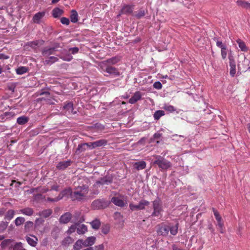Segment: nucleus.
<instances>
[{
    "mask_svg": "<svg viewBox=\"0 0 250 250\" xmlns=\"http://www.w3.org/2000/svg\"><path fill=\"white\" fill-rule=\"evenodd\" d=\"M63 109L65 110L64 114L67 116L71 114H74L76 112H74L73 104L72 103L69 102L63 106Z\"/></svg>",
    "mask_w": 250,
    "mask_h": 250,
    "instance_id": "10",
    "label": "nucleus"
},
{
    "mask_svg": "<svg viewBox=\"0 0 250 250\" xmlns=\"http://www.w3.org/2000/svg\"><path fill=\"white\" fill-rule=\"evenodd\" d=\"M84 247L83 240V239H79L78 240L73 246V248L74 250H80Z\"/></svg>",
    "mask_w": 250,
    "mask_h": 250,
    "instance_id": "26",
    "label": "nucleus"
},
{
    "mask_svg": "<svg viewBox=\"0 0 250 250\" xmlns=\"http://www.w3.org/2000/svg\"><path fill=\"white\" fill-rule=\"evenodd\" d=\"M59 59L57 57L51 56L44 61V64H51L58 62Z\"/></svg>",
    "mask_w": 250,
    "mask_h": 250,
    "instance_id": "32",
    "label": "nucleus"
},
{
    "mask_svg": "<svg viewBox=\"0 0 250 250\" xmlns=\"http://www.w3.org/2000/svg\"><path fill=\"white\" fill-rule=\"evenodd\" d=\"M91 227L93 229H97L99 228L101 223L98 219H95L90 223Z\"/></svg>",
    "mask_w": 250,
    "mask_h": 250,
    "instance_id": "41",
    "label": "nucleus"
},
{
    "mask_svg": "<svg viewBox=\"0 0 250 250\" xmlns=\"http://www.w3.org/2000/svg\"><path fill=\"white\" fill-rule=\"evenodd\" d=\"M56 51V47H45L42 51V54L44 57H48L50 55L54 54Z\"/></svg>",
    "mask_w": 250,
    "mask_h": 250,
    "instance_id": "15",
    "label": "nucleus"
},
{
    "mask_svg": "<svg viewBox=\"0 0 250 250\" xmlns=\"http://www.w3.org/2000/svg\"><path fill=\"white\" fill-rule=\"evenodd\" d=\"M59 57L63 60V61L69 62L73 59L72 56L69 54H67L66 55H63L62 54L59 56Z\"/></svg>",
    "mask_w": 250,
    "mask_h": 250,
    "instance_id": "43",
    "label": "nucleus"
},
{
    "mask_svg": "<svg viewBox=\"0 0 250 250\" xmlns=\"http://www.w3.org/2000/svg\"><path fill=\"white\" fill-rule=\"evenodd\" d=\"M172 250H185L176 247L175 245H173L172 246Z\"/></svg>",
    "mask_w": 250,
    "mask_h": 250,
    "instance_id": "61",
    "label": "nucleus"
},
{
    "mask_svg": "<svg viewBox=\"0 0 250 250\" xmlns=\"http://www.w3.org/2000/svg\"><path fill=\"white\" fill-rule=\"evenodd\" d=\"M134 8V5L133 4H124L121 11L120 13L118 15V17L120 16L121 15H130L133 14V10Z\"/></svg>",
    "mask_w": 250,
    "mask_h": 250,
    "instance_id": "8",
    "label": "nucleus"
},
{
    "mask_svg": "<svg viewBox=\"0 0 250 250\" xmlns=\"http://www.w3.org/2000/svg\"><path fill=\"white\" fill-rule=\"evenodd\" d=\"M28 121V117L22 116L17 118V122L19 125H23L27 123Z\"/></svg>",
    "mask_w": 250,
    "mask_h": 250,
    "instance_id": "30",
    "label": "nucleus"
},
{
    "mask_svg": "<svg viewBox=\"0 0 250 250\" xmlns=\"http://www.w3.org/2000/svg\"><path fill=\"white\" fill-rule=\"evenodd\" d=\"M248 60L246 59L245 57L242 62L239 61L237 65L238 69L243 71H246L248 68Z\"/></svg>",
    "mask_w": 250,
    "mask_h": 250,
    "instance_id": "16",
    "label": "nucleus"
},
{
    "mask_svg": "<svg viewBox=\"0 0 250 250\" xmlns=\"http://www.w3.org/2000/svg\"><path fill=\"white\" fill-rule=\"evenodd\" d=\"M11 239L3 240L0 244V247L2 249H5L11 245Z\"/></svg>",
    "mask_w": 250,
    "mask_h": 250,
    "instance_id": "39",
    "label": "nucleus"
},
{
    "mask_svg": "<svg viewBox=\"0 0 250 250\" xmlns=\"http://www.w3.org/2000/svg\"><path fill=\"white\" fill-rule=\"evenodd\" d=\"M121 56H115L103 61L100 63H104V65H110L112 66V65L116 64L119 62L121 60Z\"/></svg>",
    "mask_w": 250,
    "mask_h": 250,
    "instance_id": "9",
    "label": "nucleus"
},
{
    "mask_svg": "<svg viewBox=\"0 0 250 250\" xmlns=\"http://www.w3.org/2000/svg\"><path fill=\"white\" fill-rule=\"evenodd\" d=\"M99 66L103 71L115 76H119L120 72L118 69L110 65H104V63H100Z\"/></svg>",
    "mask_w": 250,
    "mask_h": 250,
    "instance_id": "4",
    "label": "nucleus"
},
{
    "mask_svg": "<svg viewBox=\"0 0 250 250\" xmlns=\"http://www.w3.org/2000/svg\"><path fill=\"white\" fill-rule=\"evenodd\" d=\"M77 227H76V225H72L71 226V227L69 228V229H68V230L67 231V233L68 234H70L71 233H72L73 232H75L76 229H77Z\"/></svg>",
    "mask_w": 250,
    "mask_h": 250,
    "instance_id": "50",
    "label": "nucleus"
},
{
    "mask_svg": "<svg viewBox=\"0 0 250 250\" xmlns=\"http://www.w3.org/2000/svg\"><path fill=\"white\" fill-rule=\"evenodd\" d=\"M112 180L111 179H107L105 178L101 179L100 180L96 182L97 185H108L111 183Z\"/></svg>",
    "mask_w": 250,
    "mask_h": 250,
    "instance_id": "35",
    "label": "nucleus"
},
{
    "mask_svg": "<svg viewBox=\"0 0 250 250\" xmlns=\"http://www.w3.org/2000/svg\"><path fill=\"white\" fill-rule=\"evenodd\" d=\"M52 213V210L50 209H45L40 211L39 213V215L44 217L47 218L49 217Z\"/></svg>",
    "mask_w": 250,
    "mask_h": 250,
    "instance_id": "33",
    "label": "nucleus"
},
{
    "mask_svg": "<svg viewBox=\"0 0 250 250\" xmlns=\"http://www.w3.org/2000/svg\"><path fill=\"white\" fill-rule=\"evenodd\" d=\"M33 226V223L31 221H27L26 222L24 228L25 229H29V228L32 227Z\"/></svg>",
    "mask_w": 250,
    "mask_h": 250,
    "instance_id": "54",
    "label": "nucleus"
},
{
    "mask_svg": "<svg viewBox=\"0 0 250 250\" xmlns=\"http://www.w3.org/2000/svg\"><path fill=\"white\" fill-rule=\"evenodd\" d=\"M87 229L85 225L83 224L79 225L77 229V232L79 234H83L87 231Z\"/></svg>",
    "mask_w": 250,
    "mask_h": 250,
    "instance_id": "34",
    "label": "nucleus"
},
{
    "mask_svg": "<svg viewBox=\"0 0 250 250\" xmlns=\"http://www.w3.org/2000/svg\"><path fill=\"white\" fill-rule=\"evenodd\" d=\"M15 215V211L13 209L8 210L6 213L5 218L8 220H11Z\"/></svg>",
    "mask_w": 250,
    "mask_h": 250,
    "instance_id": "40",
    "label": "nucleus"
},
{
    "mask_svg": "<svg viewBox=\"0 0 250 250\" xmlns=\"http://www.w3.org/2000/svg\"><path fill=\"white\" fill-rule=\"evenodd\" d=\"M216 45L218 47H220L221 49H222V48H226L227 47L225 45H224L222 42L221 41H217L216 42Z\"/></svg>",
    "mask_w": 250,
    "mask_h": 250,
    "instance_id": "55",
    "label": "nucleus"
},
{
    "mask_svg": "<svg viewBox=\"0 0 250 250\" xmlns=\"http://www.w3.org/2000/svg\"><path fill=\"white\" fill-rule=\"evenodd\" d=\"M115 217H122L121 213L120 212H116L115 213Z\"/></svg>",
    "mask_w": 250,
    "mask_h": 250,
    "instance_id": "63",
    "label": "nucleus"
},
{
    "mask_svg": "<svg viewBox=\"0 0 250 250\" xmlns=\"http://www.w3.org/2000/svg\"><path fill=\"white\" fill-rule=\"evenodd\" d=\"M236 3L237 5L247 9H250V3L243 0H238L236 1Z\"/></svg>",
    "mask_w": 250,
    "mask_h": 250,
    "instance_id": "24",
    "label": "nucleus"
},
{
    "mask_svg": "<svg viewBox=\"0 0 250 250\" xmlns=\"http://www.w3.org/2000/svg\"><path fill=\"white\" fill-rule=\"evenodd\" d=\"M229 67H230L229 73L231 77H234L236 73L235 61L232 56H229Z\"/></svg>",
    "mask_w": 250,
    "mask_h": 250,
    "instance_id": "12",
    "label": "nucleus"
},
{
    "mask_svg": "<svg viewBox=\"0 0 250 250\" xmlns=\"http://www.w3.org/2000/svg\"><path fill=\"white\" fill-rule=\"evenodd\" d=\"M107 141L105 139H101L95 142L90 143L89 147H91V148H94L97 147H100L104 146L107 144Z\"/></svg>",
    "mask_w": 250,
    "mask_h": 250,
    "instance_id": "14",
    "label": "nucleus"
},
{
    "mask_svg": "<svg viewBox=\"0 0 250 250\" xmlns=\"http://www.w3.org/2000/svg\"><path fill=\"white\" fill-rule=\"evenodd\" d=\"M153 87L157 89H160L162 87V84L160 82H156L153 84Z\"/></svg>",
    "mask_w": 250,
    "mask_h": 250,
    "instance_id": "52",
    "label": "nucleus"
},
{
    "mask_svg": "<svg viewBox=\"0 0 250 250\" xmlns=\"http://www.w3.org/2000/svg\"><path fill=\"white\" fill-rule=\"evenodd\" d=\"M45 13L44 11L35 14L32 19L33 22L35 23H40L41 19L45 16Z\"/></svg>",
    "mask_w": 250,
    "mask_h": 250,
    "instance_id": "18",
    "label": "nucleus"
},
{
    "mask_svg": "<svg viewBox=\"0 0 250 250\" xmlns=\"http://www.w3.org/2000/svg\"><path fill=\"white\" fill-rule=\"evenodd\" d=\"M59 187L57 185H54L52 187L51 189L56 191L58 190Z\"/></svg>",
    "mask_w": 250,
    "mask_h": 250,
    "instance_id": "62",
    "label": "nucleus"
},
{
    "mask_svg": "<svg viewBox=\"0 0 250 250\" xmlns=\"http://www.w3.org/2000/svg\"><path fill=\"white\" fill-rule=\"evenodd\" d=\"M96 240V237L94 236L88 237L85 240H83L84 247H91L95 244Z\"/></svg>",
    "mask_w": 250,
    "mask_h": 250,
    "instance_id": "17",
    "label": "nucleus"
},
{
    "mask_svg": "<svg viewBox=\"0 0 250 250\" xmlns=\"http://www.w3.org/2000/svg\"><path fill=\"white\" fill-rule=\"evenodd\" d=\"M61 22L62 24H65L66 25H69L70 23V21L68 18H65V17H62L61 19Z\"/></svg>",
    "mask_w": 250,
    "mask_h": 250,
    "instance_id": "49",
    "label": "nucleus"
},
{
    "mask_svg": "<svg viewBox=\"0 0 250 250\" xmlns=\"http://www.w3.org/2000/svg\"><path fill=\"white\" fill-rule=\"evenodd\" d=\"M78 186L72 191L71 188L63 190L60 194L58 197L55 199L48 198L51 201H58L61 199L65 194L69 193L72 200L82 201L88 199L89 192V180L85 177L81 176L77 180Z\"/></svg>",
    "mask_w": 250,
    "mask_h": 250,
    "instance_id": "1",
    "label": "nucleus"
},
{
    "mask_svg": "<svg viewBox=\"0 0 250 250\" xmlns=\"http://www.w3.org/2000/svg\"><path fill=\"white\" fill-rule=\"evenodd\" d=\"M79 48L77 47H74L69 49V52H71L73 54H76L79 51Z\"/></svg>",
    "mask_w": 250,
    "mask_h": 250,
    "instance_id": "53",
    "label": "nucleus"
},
{
    "mask_svg": "<svg viewBox=\"0 0 250 250\" xmlns=\"http://www.w3.org/2000/svg\"><path fill=\"white\" fill-rule=\"evenodd\" d=\"M8 226V223L6 222H1L0 223V233H2L5 230Z\"/></svg>",
    "mask_w": 250,
    "mask_h": 250,
    "instance_id": "45",
    "label": "nucleus"
},
{
    "mask_svg": "<svg viewBox=\"0 0 250 250\" xmlns=\"http://www.w3.org/2000/svg\"><path fill=\"white\" fill-rule=\"evenodd\" d=\"M146 162L144 161H141L135 163L133 164L134 167L137 170L143 169L146 168Z\"/></svg>",
    "mask_w": 250,
    "mask_h": 250,
    "instance_id": "22",
    "label": "nucleus"
},
{
    "mask_svg": "<svg viewBox=\"0 0 250 250\" xmlns=\"http://www.w3.org/2000/svg\"><path fill=\"white\" fill-rule=\"evenodd\" d=\"M153 136L155 139H159L161 136V134L158 133H155L154 134Z\"/></svg>",
    "mask_w": 250,
    "mask_h": 250,
    "instance_id": "60",
    "label": "nucleus"
},
{
    "mask_svg": "<svg viewBox=\"0 0 250 250\" xmlns=\"http://www.w3.org/2000/svg\"><path fill=\"white\" fill-rule=\"evenodd\" d=\"M19 212L23 215L31 216L34 214V210L31 208L26 207L20 209Z\"/></svg>",
    "mask_w": 250,
    "mask_h": 250,
    "instance_id": "20",
    "label": "nucleus"
},
{
    "mask_svg": "<svg viewBox=\"0 0 250 250\" xmlns=\"http://www.w3.org/2000/svg\"><path fill=\"white\" fill-rule=\"evenodd\" d=\"M26 241L30 246L35 247L37 244L38 238L34 236L32 237H27Z\"/></svg>",
    "mask_w": 250,
    "mask_h": 250,
    "instance_id": "25",
    "label": "nucleus"
},
{
    "mask_svg": "<svg viewBox=\"0 0 250 250\" xmlns=\"http://www.w3.org/2000/svg\"><path fill=\"white\" fill-rule=\"evenodd\" d=\"M28 68L25 66L19 67L16 69V72L18 74L22 75L27 72Z\"/></svg>",
    "mask_w": 250,
    "mask_h": 250,
    "instance_id": "42",
    "label": "nucleus"
},
{
    "mask_svg": "<svg viewBox=\"0 0 250 250\" xmlns=\"http://www.w3.org/2000/svg\"><path fill=\"white\" fill-rule=\"evenodd\" d=\"M89 146L90 144L89 143H85L79 145L76 152L80 153L83 151H84L86 149L85 146H87L89 147Z\"/></svg>",
    "mask_w": 250,
    "mask_h": 250,
    "instance_id": "36",
    "label": "nucleus"
},
{
    "mask_svg": "<svg viewBox=\"0 0 250 250\" xmlns=\"http://www.w3.org/2000/svg\"><path fill=\"white\" fill-rule=\"evenodd\" d=\"M72 218V214L70 212H66L62 215L60 218L61 223L66 224L68 223Z\"/></svg>",
    "mask_w": 250,
    "mask_h": 250,
    "instance_id": "19",
    "label": "nucleus"
},
{
    "mask_svg": "<svg viewBox=\"0 0 250 250\" xmlns=\"http://www.w3.org/2000/svg\"><path fill=\"white\" fill-rule=\"evenodd\" d=\"M153 211L151 216L153 217H158L161 216V213L163 211V207L162 203L160 199L155 200L152 202Z\"/></svg>",
    "mask_w": 250,
    "mask_h": 250,
    "instance_id": "3",
    "label": "nucleus"
},
{
    "mask_svg": "<svg viewBox=\"0 0 250 250\" xmlns=\"http://www.w3.org/2000/svg\"><path fill=\"white\" fill-rule=\"evenodd\" d=\"M63 13V11L59 8H55L52 10V16L56 18L60 17Z\"/></svg>",
    "mask_w": 250,
    "mask_h": 250,
    "instance_id": "28",
    "label": "nucleus"
},
{
    "mask_svg": "<svg viewBox=\"0 0 250 250\" xmlns=\"http://www.w3.org/2000/svg\"><path fill=\"white\" fill-rule=\"evenodd\" d=\"M25 220L24 218L22 217H18L15 220V223L16 226H19L22 225L24 222Z\"/></svg>",
    "mask_w": 250,
    "mask_h": 250,
    "instance_id": "44",
    "label": "nucleus"
},
{
    "mask_svg": "<svg viewBox=\"0 0 250 250\" xmlns=\"http://www.w3.org/2000/svg\"><path fill=\"white\" fill-rule=\"evenodd\" d=\"M227 55V47L223 48L221 49V56L223 60L226 59Z\"/></svg>",
    "mask_w": 250,
    "mask_h": 250,
    "instance_id": "51",
    "label": "nucleus"
},
{
    "mask_svg": "<svg viewBox=\"0 0 250 250\" xmlns=\"http://www.w3.org/2000/svg\"><path fill=\"white\" fill-rule=\"evenodd\" d=\"M164 109L170 112H172L176 110V108L171 105H165Z\"/></svg>",
    "mask_w": 250,
    "mask_h": 250,
    "instance_id": "46",
    "label": "nucleus"
},
{
    "mask_svg": "<svg viewBox=\"0 0 250 250\" xmlns=\"http://www.w3.org/2000/svg\"><path fill=\"white\" fill-rule=\"evenodd\" d=\"M141 94L140 92L137 91L134 93L133 95L129 99V103L133 104L136 103L141 98Z\"/></svg>",
    "mask_w": 250,
    "mask_h": 250,
    "instance_id": "21",
    "label": "nucleus"
},
{
    "mask_svg": "<svg viewBox=\"0 0 250 250\" xmlns=\"http://www.w3.org/2000/svg\"><path fill=\"white\" fill-rule=\"evenodd\" d=\"M9 58V57L3 54H0V60H6Z\"/></svg>",
    "mask_w": 250,
    "mask_h": 250,
    "instance_id": "58",
    "label": "nucleus"
},
{
    "mask_svg": "<svg viewBox=\"0 0 250 250\" xmlns=\"http://www.w3.org/2000/svg\"><path fill=\"white\" fill-rule=\"evenodd\" d=\"M146 11L143 8H140L138 11L135 12L132 14L137 19H140L146 15Z\"/></svg>",
    "mask_w": 250,
    "mask_h": 250,
    "instance_id": "23",
    "label": "nucleus"
},
{
    "mask_svg": "<svg viewBox=\"0 0 250 250\" xmlns=\"http://www.w3.org/2000/svg\"><path fill=\"white\" fill-rule=\"evenodd\" d=\"M149 205V202L146 200H142L138 205H134L133 203H130L129 206L130 209L132 211H134L144 209H145V207Z\"/></svg>",
    "mask_w": 250,
    "mask_h": 250,
    "instance_id": "7",
    "label": "nucleus"
},
{
    "mask_svg": "<svg viewBox=\"0 0 250 250\" xmlns=\"http://www.w3.org/2000/svg\"><path fill=\"white\" fill-rule=\"evenodd\" d=\"M72 241V238L70 236H68L64 239L63 242H64L65 243L69 244V243H71Z\"/></svg>",
    "mask_w": 250,
    "mask_h": 250,
    "instance_id": "56",
    "label": "nucleus"
},
{
    "mask_svg": "<svg viewBox=\"0 0 250 250\" xmlns=\"http://www.w3.org/2000/svg\"><path fill=\"white\" fill-rule=\"evenodd\" d=\"M217 222V225L219 227V228H223L224 224L222 221V220H220V221H218Z\"/></svg>",
    "mask_w": 250,
    "mask_h": 250,
    "instance_id": "59",
    "label": "nucleus"
},
{
    "mask_svg": "<svg viewBox=\"0 0 250 250\" xmlns=\"http://www.w3.org/2000/svg\"><path fill=\"white\" fill-rule=\"evenodd\" d=\"M169 231V227L165 224L161 225L157 231L159 235L166 236L168 235Z\"/></svg>",
    "mask_w": 250,
    "mask_h": 250,
    "instance_id": "11",
    "label": "nucleus"
},
{
    "mask_svg": "<svg viewBox=\"0 0 250 250\" xmlns=\"http://www.w3.org/2000/svg\"><path fill=\"white\" fill-rule=\"evenodd\" d=\"M72 162L71 160L61 161L58 163L56 167L58 169L63 170L71 165Z\"/></svg>",
    "mask_w": 250,
    "mask_h": 250,
    "instance_id": "13",
    "label": "nucleus"
},
{
    "mask_svg": "<svg viewBox=\"0 0 250 250\" xmlns=\"http://www.w3.org/2000/svg\"><path fill=\"white\" fill-rule=\"evenodd\" d=\"M212 210L215 216V219L218 221H220L222 220V217L220 216L219 212L216 210L214 208H212Z\"/></svg>",
    "mask_w": 250,
    "mask_h": 250,
    "instance_id": "48",
    "label": "nucleus"
},
{
    "mask_svg": "<svg viewBox=\"0 0 250 250\" xmlns=\"http://www.w3.org/2000/svg\"><path fill=\"white\" fill-rule=\"evenodd\" d=\"M178 223H177L175 226H169V231L171 234L172 235H175L178 232Z\"/></svg>",
    "mask_w": 250,
    "mask_h": 250,
    "instance_id": "37",
    "label": "nucleus"
},
{
    "mask_svg": "<svg viewBox=\"0 0 250 250\" xmlns=\"http://www.w3.org/2000/svg\"><path fill=\"white\" fill-rule=\"evenodd\" d=\"M70 20L73 23H76L78 21V15L76 10H72L71 11Z\"/></svg>",
    "mask_w": 250,
    "mask_h": 250,
    "instance_id": "29",
    "label": "nucleus"
},
{
    "mask_svg": "<svg viewBox=\"0 0 250 250\" xmlns=\"http://www.w3.org/2000/svg\"><path fill=\"white\" fill-rule=\"evenodd\" d=\"M109 205V202L104 199L95 200L91 204L92 208L100 209L106 208Z\"/></svg>",
    "mask_w": 250,
    "mask_h": 250,
    "instance_id": "5",
    "label": "nucleus"
},
{
    "mask_svg": "<svg viewBox=\"0 0 250 250\" xmlns=\"http://www.w3.org/2000/svg\"><path fill=\"white\" fill-rule=\"evenodd\" d=\"M43 41H32V42H28L26 45V46H29L31 47H32V48H36L39 44L41 43V44H42L43 43Z\"/></svg>",
    "mask_w": 250,
    "mask_h": 250,
    "instance_id": "27",
    "label": "nucleus"
},
{
    "mask_svg": "<svg viewBox=\"0 0 250 250\" xmlns=\"http://www.w3.org/2000/svg\"><path fill=\"white\" fill-rule=\"evenodd\" d=\"M104 250V246L103 244L99 245L95 247V250Z\"/></svg>",
    "mask_w": 250,
    "mask_h": 250,
    "instance_id": "57",
    "label": "nucleus"
},
{
    "mask_svg": "<svg viewBox=\"0 0 250 250\" xmlns=\"http://www.w3.org/2000/svg\"><path fill=\"white\" fill-rule=\"evenodd\" d=\"M236 42L238 44L239 47L241 49V51L244 52H247L248 51V48L246 46L244 42L240 39H238Z\"/></svg>",
    "mask_w": 250,
    "mask_h": 250,
    "instance_id": "31",
    "label": "nucleus"
},
{
    "mask_svg": "<svg viewBox=\"0 0 250 250\" xmlns=\"http://www.w3.org/2000/svg\"><path fill=\"white\" fill-rule=\"evenodd\" d=\"M247 128H248L249 132L250 133V124L247 125Z\"/></svg>",
    "mask_w": 250,
    "mask_h": 250,
    "instance_id": "64",
    "label": "nucleus"
},
{
    "mask_svg": "<svg viewBox=\"0 0 250 250\" xmlns=\"http://www.w3.org/2000/svg\"><path fill=\"white\" fill-rule=\"evenodd\" d=\"M164 115L165 112L163 110H157L154 113L153 117L154 119L157 121Z\"/></svg>",
    "mask_w": 250,
    "mask_h": 250,
    "instance_id": "38",
    "label": "nucleus"
},
{
    "mask_svg": "<svg viewBox=\"0 0 250 250\" xmlns=\"http://www.w3.org/2000/svg\"><path fill=\"white\" fill-rule=\"evenodd\" d=\"M111 202L115 205L121 208L125 207L127 204L126 197H125L123 195L112 197L111 199Z\"/></svg>",
    "mask_w": 250,
    "mask_h": 250,
    "instance_id": "6",
    "label": "nucleus"
},
{
    "mask_svg": "<svg viewBox=\"0 0 250 250\" xmlns=\"http://www.w3.org/2000/svg\"><path fill=\"white\" fill-rule=\"evenodd\" d=\"M110 230V227L109 225H105L103 226L102 228V232L104 233V234H107Z\"/></svg>",
    "mask_w": 250,
    "mask_h": 250,
    "instance_id": "47",
    "label": "nucleus"
},
{
    "mask_svg": "<svg viewBox=\"0 0 250 250\" xmlns=\"http://www.w3.org/2000/svg\"><path fill=\"white\" fill-rule=\"evenodd\" d=\"M155 160L152 162L153 166H157L161 170H165L170 167L171 163L160 155H153Z\"/></svg>",
    "mask_w": 250,
    "mask_h": 250,
    "instance_id": "2",
    "label": "nucleus"
}]
</instances>
